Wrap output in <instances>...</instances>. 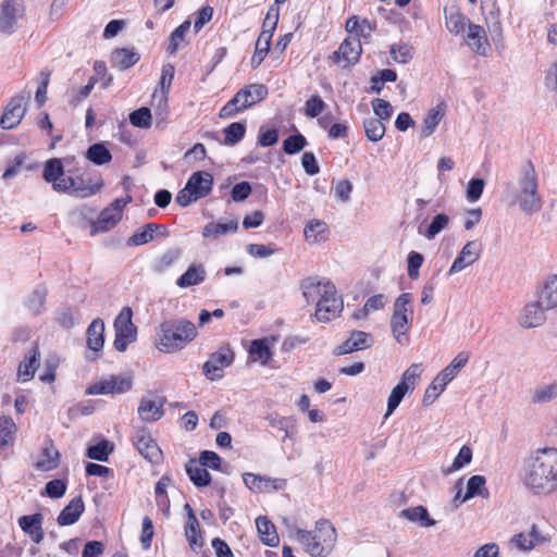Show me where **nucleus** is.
Returning <instances> with one entry per match:
<instances>
[{
  "mask_svg": "<svg viewBox=\"0 0 557 557\" xmlns=\"http://www.w3.org/2000/svg\"><path fill=\"white\" fill-rule=\"evenodd\" d=\"M326 104L319 95L309 98L305 103V114L308 117H318L325 109Z\"/></svg>",
  "mask_w": 557,
  "mask_h": 557,
  "instance_id": "61",
  "label": "nucleus"
},
{
  "mask_svg": "<svg viewBox=\"0 0 557 557\" xmlns=\"http://www.w3.org/2000/svg\"><path fill=\"white\" fill-rule=\"evenodd\" d=\"M171 479L163 475L156 484L154 494L158 508L165 515L170 511V499L166 494V487L170 485Z\"/></svg>",
  "mask_w": 557,
  "mask_h": 557,
  "instance_id": "48",
  "label": "nucleus"
},
{
  "mask_svg": "<svg viewBox=\"0 0 557 557\" xmlns=\"http://www.w3.org/2000/svg\"><path fill=\"white\" fill-rule=\"evenodd\" d=\"M60 463V454L53 444L46 446L39 459L36 462V468L40 471H50L58 468Z\"/></svg>",
  "mask_w": 557,
  "mask_h": 557,
  "instance_id": "40",
  "label": "nucleus"
},
{
  "mask_svg": "<svg viewBox=\"0 0 557 557\" xmlns=\"http://www.w3.org/2000/svg\"><path fill=\"white\" fill-rule=\"evenodd\" d=\"M277 22H278V14L276 11V12H274V15H273V22L271 24V28L262 29L261 34L259 35V37L256 41L255 53L261 54L263 57L268 55L270 46H271V39L273 37Z\"/></svg>",
  "mask_w": 557,
  "mask_h": 557,
  "instance_id": "44",
  "label": "nucleus"
},
{
  "mask_svg": "<svg viewBox=\"0 0 557 557\" xmlns=\"http://www.w3.org/2000/svg\"><path fill=\"white\" fill-rule=\"evenodd\" d=\"M86 158L96 165H103L112 160V154L104 144L97 143L87 149Z\"/></svg>",
  "mask_w": 557,
  "mask_h": 557,
  "instance_id": "45",
  "label": "nucleus"
},
{
  "mask_svg": "<svg viewBox=\"0 0 557 557\" xmlns=\"http://www.w3.org/2000/svg\"><path fill=\"white\" fill-rule=\"evenodd\" d=\"M114 444L108 440H102L96 445L87 448L86 456L98 461H108L109 455L113 451Z\"/></svg>",
  "mask_w": 557,
  "mask_h": 557,
  "instance_id": "50",
  "label": "nucleus"
},
{
  "mask_svg": "<svg viewBox=\"0 0 557 557\" xmlns=\"http://www.w3.org/2000/svg\"><path fill=\"white\" fill-rule=\"evenodd\" d=\"M44 516L40 512L34 515H25L18 518V525L35 544L41 543L45 537L42 529Z\"/></svg>",
  "mask_w": 557,
  "mask_h": 557,
  "instance_id": "20",
  "label": "nucleus"
},
{
  "mask_svg": "<svg viewBox=\"0 0 557 557\" xmlns=\"http://www.w3.org/2000/svg\"><path fill=\"white\" fill-rule=\"evenodd\" d=\"M399 517L425 528L433 527L436 523L434 519L430 518L428 509L422 505L403 509Z\"/></svg>",
  "mask_w": 557,
  "mask_h": 557,
  "instance_id": "35",
  "label": "nucleus"
},
{
  "mask_svg": "<svg viewBox=\"0 0 557 557\" xmlns=\"http://www.w3.org/2000/svg\"><path fill=\"white\" fill-rule=\"evenodd\" d=\"M389 54L395 62L406 64L412 60L414 49L407 42L398 45L395 44L391 47Z\"/></svg>",
  "mask_w": 557,
  "mask_h": 557,
  "instance_id": "55",
  "label": "nucleus"
},
{
  "mask_svg": "<svg viewBox=\"0 0 557 557\" xmlns=\"http://www.w3.org/2000/svg\"><path fill=\"white\" fill-rule=\"evenodd\" d=\"M446 28L451 35H459L465 32L469 20L457 8L444 9Z\"/></svg>",
  "mask_w": 557,
  "mask_h": 557,
  "instance_id": "28",
  "label": "nucleus"
},
{
  "mask_svg": "<svg viewBox=\"0 0 557 557\" xmlns=\"http://www.w3.org/2000/svg\"><path fill=\"white\" fill-rule=\"evenodd\" d=\"M174 74H175V67L170 63L164 64L162 67L161 78L159 82L161 92H160V95H158L157 91L153 94V99L159 100L158 110H160V114H162V115L166 113L168 94H169Z\"/></svg>",
  "mask_w": 557,
  "mask_h": 557,
  "instance_id": "24",
  "label": "nucleus"
},
{
  "mask_svg": "<svg viewBox=\"0 0 557 557\" xmlns=\"http://www.w3.org/2000/svg\"><path fill=\"white\" fill-rule=\"evenodd\" d=\"M272 357V351L267 338L253 339L249 347V359L253 362H260L262 366L268 364Z\"/></svg>",
  "mask_w": 557,
  "mask_h": 557,
  "instance_id": "38",
  "label": "nucleus"
},
{
  "mask_svg": "<svg viewBox=\"0 0 557 557\" xmlns=\"http://www.w3.org/2000/svg\"><path fill=\"white\" fill-rule=\"evenodd\" d=\"M547 310L540 304V299L536 297L535 301L528 302L523 307L519 317V324L525 329L537 327L545 322V311Z\"/></svg>",
  "mask_w": 557,
  "mask_h": 557,
  "instance_id": "17",
  "label": "nucleus"
},
{
  "mask_svg": "<svg viewBox=\"0 0 557 557\" xmlns=\"http://www.w3.org/2000/svg\"><path fill=\"white\" fill-rule=\"evenodd\" d=\"M544 542V537L537 532L536 527L532 525L529 533H519L511 537L510 543L520 550L528 552L536 544Z\"/></svg>",
  "mask_w": 557,
  "mask_h": 557,
  "instance_id": "36",
  "label": "nucleus"
},
{
  "mask_svg": "<svg viewBox=\"0 0 557 557\" xmlns=\"http://www.w3.org/2000/svg\"><path fill=\"white\" fill-rule=\"evenodd\" d=\"M16 425L11 417H0V453L14 440Z\"/></svg>",
  "mask_w": 557,
  "mask_h": 557,
  "instance_id": "49",
  "label": "nucleus"
},
{
  "mask_svg": "<svg viewBox=\"0 0 557 557\" xmlns=\"http://www.w3.org/2000/svg\"><path fill=\"white\" fill-rule=\"evenodd\" d=\"M85 505L81 496L74 497L59 513L57 522L61 527L74 524L84 512Z\"/></svg>",
  "mask_w": 557,
  "mask_h": 557,
  "instance_id": "26",
  "label": "nucleus"
},
{
  "mask_svg": "<svg viewBox=\"0 0 557 557\" xmlns=\"http://www.w3.org/2000/svg\"><path fill=\"white\" fill-rule=\"evenodd\" d=\"M307 146V139L301 134H295L288 136L283 141V150L287 154H296Z\"/></svg>",
  "mask_w": 557,
  "mask_h": 557,
  "instance_id": "60",
  "label": "nucleus"
},
{
  "mask_svg": "<svg viewBox=\"0 0 557 557\" xmlns=\"http://www.w3.org/2000/svg\"><path fill=\"white\" fill-rule=\"evenodd\" d=\"M23 0H4L0 5V32L11 35L17 29V22L24 16Z\"/></svg>",
  "mask_w": 557,
  "mask_h": 557,
  "instance_id": "13",
  "label": "nucleus"
},
{
  "mask_svg": "<svg viewBox=\"0 0 557 557\" xmlns=\"http://www.w3.org/2000/svg\"><path fill=\"white\" fill-rule=\"evenodd\" d=\"M238 230V221L237 220H228V221H218L210 222L205 225L202 230V236L208 238H218L222 235H226L230 233H235Z\"/></svg>",
  "mask_w": 557,
  "mask_h": 557,
  "instance_id": "33",
  "label": "nucleus"
},
{
  "mask_svg": "<svg viewBox=\"0 0 557 557\" xmlns=\"http://www.w3.org/2000/svg\"><path fill=\"white\" fill-rule=\"evenodd\" d=\"M106 384L108 394H124L132 389L133 380L129 375H111Z\"/></svg>",
  "mask_w": 557,
  "mask_h": 557,
  "instance_id": "47",
  "label": "nucleus"
},
{
  "mask_svg": "<svg viewBox=\"0 0 557 557\" xmlns=\"http://www.w3.org/2000/svg\"><path fill=\"white\" fill-rule=\"evenodd\" d=\"M224 140L223 144L226 146H233L239 143L246 133V125L242 122H234L224 128Z\"/></svg>",
  "mask_w": 557,
  "mask_h": 557,
  "instance_id": "54",
  "label": "nucleus"
},
{
  "mask_svg": "<svg viewBox=\"0 0 557 557\" xmlns=\"http://www.w3.org/2000/svg\"><path fill=\"white\" fill-rule=\"evenodd\" d=\"M256 524L262 543L270 547H275L280 543L275 525L267 517H258Z\"/></svg>",
  "mask_w": 557,
  "mask_h": 557,
  "instance_id": "34",
  "label": "nucleus"
},
{
  "mask_svg": "<svg viewBox=\"0 0 557 557\" xmlns=\"http://www.w3.org/2000/svg\"><path fill=\"white\" fill-rule=\"evenodd\" d=\"M443 116L444 103H440L435 108L429 110L422 123L421 137L425 138L431 136L442 121Z\"/></svg>",
  "mask_w": 557,
  "mask_h": 557,
  "instance_id": "39",
  "label": "nucleus"
},
{
  "mask_svg": "<svg viewBox=\"0 0 557 557\" xmlns=\"http://www.w3.org/2000/svg\"><path fill=\"white\" fill-rule=\"evenodd\" d=\"M121 216L119 213L112 212L107 207L100 212L97 220L91 222V231L90 235H96L98 233H106L113 227L116 226V224L121 221Z\"/></svg>",
  "mask_w": 557,
  "mask_h": 557,
  "instance_id": "29",
  "label": "nucleus"
},
{
  "mask_svg": "<svg viewBox=\"0 0 557 557\" xmlns=\"http://www.w3.org/2000/svg\"><path fill=\"white\" fill-rule=\"evenodd\" d=\"M47 294L48 290L45 286H38L26 298V307L33 314L38 315L45 311Z\"/></svg>",
  "mask_w": 557,
  "mask_h": 557,
  "instance_id": "42",
  "label": "nucleus"
},
{
  "mask_svg": "<svg viewBox=\"0 0 557 557\" xmlns=\"http://www.w3.org/2000/svg\"><path fill=\"white\" fill-rule=\"evenodd\" d=\"M164 399H150L143 397L138 406V416L143 421L153 422L161 419L164 414Z\"/></svg>",
  "mask_w": 557,
  "mask_h": 557,
  "instance_id": "23",
  "label": "nucleus"
},
{
  "mask_svg": "<svg viewBox=\"0 0 557 557\" xmlns=\"http://www.w3.org/2000/svg\"><path fill=\"white\" fill-rule=\"evenodd\" d=\"M507 193L511 196V202L517 203L527 214L542 209L543 198L539 191V174L531 160H527L519 168L516 184H508Z\"/></svg>",
  "mask_w": 557,
  "mask_h": 557,
  "instance_id": "3",
  "label": "nucleus"
},
{
  "mask_svg": "<svg viewBox=\"0 0 557 557\" xmlns=\"http://www.w3.org/2000/svg\"><path fill=\"white\" fill-rule=\"evenodd\" d=\"M151 120V111L146 107L139 108L129 114L131 124L139 128H149Z\"/></svg>",
  "mask_w": 557,
  "mask_h": 557,
  "instance_id": "59",
  "label": "nucleus"
},
{
  "mask_svg": "<svg viewBox=\"0 0 557 557\" xmlns=\"http://www.w3.org/2000/svg\"><path fill=\"white\" fill-rule=\"evenodd\" d=\"M296 535L311 557H327L336 542L335 528L325 519L317 521L313 531L297 529Z\"/></svg>",
  "mask_w": 557,
  "mask_h": 557,
  "instance_id": "5",
  "label": "nucleus"
},
{
  "mask_svg": "<svg viewBox=\"0 0 557 557\" xmlns=\"http://www.w3.org/2000/svg\"><path fill=\"white\" fill-rule=\"evenodd\" d=\"M185 470L189 480L197 487H205L211 483V474L208 470L196 459H190L185 466Z\"/></svg>",
  "mask_w": 557,
  "mask_h": 557,
  "instance_id": "30",
  "label": "nucleus"
},
{
  "mask_svg": "<svg viewBox=\"0 0 557 557\" xmlns=\"http://www.w3.org/2000/svg\"><path fill=\"white\" fill-rule=\"evenodd\" d=\"M190 27V22L185 21L178 27H176L170 36V45L168 48L169 53L175 54L184 41L185 35Z\"/></svg>",
  "mask_w": 557,
  "mask_h": 557,
  "instance_id": "58",
  "label": "nucleus"
},
{
  "mask_svg": "<svg viewBox=\"0 0 557 557\" xmlns=\"http://www.w3.org/2000/svg\"><path fill=\"white\" fill-rule=\"evenodd\" d=\"M411 386H407L405 383H398L391 392L387 400V411L385 418L389 417L401 403L403 398L410 389Z\"/></svg>",
  "mask_w": 557,
  "mask_h": 557,
  "instance_id": "56",
  "label": "nucleus"
},
{
  "mask_svg": "<svg viewBox=\"0 0 557 557\" xmlns=\"http://www.w3.org/2000/svg\"><path fill=\"white\" fill-rule=\"evenodd\" d=\"M234 361V352L228 345L220 347L212 352L209 359L203 363V374L210 381H216L223 377V369L230 367Z\"/></svg>",
  "mask_w": 557,
  "mask_h": 557,
  "instance_id": "12",
  "label": "nucleus"
},
{
  "mask_svg": "<svg viewBox=\"0 0 557 557\" xmlns=\"http://www.w3.org/2000/svg\"><path fill=\"white\" fill-rule=\"evenodd\" d=\"M65 175L64 165L61 159L51 158L44 164L42 178L51 184L52 189L59 194H67L78 198H87L96 195L103 186L101 177L92 181L85 178L82 174L67 171Z\"/></svg>",
  "mask_w": 557,
  "mask_h": 557,
  "instance_id": "2",
  "label": "nucleus"
},
{
  "mask_svg": "<svg viewBox=\"0 0 557 557\" xmlns=\"http://www.w3.org/2000/svg\"><path fill=\"white\" fill-rule=\"evenodd\" d=\"M104 322L97 318L95 319L87 329V347L94 351H99L104 344Z\"/></svg>",
  "mask_w": 557,
  "mask_h": 557,
  "instance_id": "32",
  "label": "nucleus"
},
{
  "mask_svg": "<svg viewBox=\"0 0 557 557\" xmlns=\"http://www.w3.org/2000/svg\"><path fill=\"white\" fill-rule=\"evenodd\" d=\"M197 336L195 324L186 319L163 321L157 332V347L162 352H174L183 349Z\"/></svg>",
  "mask_w": 557,
  "mask_h": 557,
  "instance_id": "4",
  "label": "nucleus"
},
{
  "mask_svg": "<svg viewBox=\"0 0 557 557\" xmlns=\"http://www.w3.org/2000/svg\"><path fill=\"white\" fill-rule=\"evenodd\" d=\"M481 252L482 245L479 242H468L454 260L451 267L449 268L448 274L453 275L455 273L461 272L467 267L473 264L476 260H479Z\"/></svg>",
  "mask_w": 557,
  "mask_h": 557,
  "instance_id": "15",
  "label": "nucleus"
},
{
  "mask_svg": "<svg viewBox=\"0 0 557 557\" xmlns=\"http://www.w3.org/2000/svg\"><path fill=\"white\" fill-rule=\"evenodd\" d=\"M186 184L188 188H190L191 193L197 196V199H201L211 193L213 176L209 172L197 171L189 176Z\"/></svg>",
  "mask_w": 557,
  "mask_h": 557,
  "instance_id": "21",
  "label": "nucleus"
},
{
  "mask_svg": "<svg viewBox=\"0 0 557 557\" xmlns=\"http://www.w3.org/2000/svg\"><path fill=\"white\" fill-rule=\"evenodd\" d=\"M185 536L193 550L202 547L203 542L201 539L200 525L196 516H191L190 519H187V523L185 525Z\"/></svg>",
  "mask_w": 557,
  "mask_h": 557,
  "instance_id": "46",
  "label": "nucleus"
},
{
  "mask_svg": "<svg viewBox=\"0 0 557 557\" xmlns=\"http://www.w3.org/2000/svg\"><path fill=\"white\" fill-rule=\"evenodd\" d=\"M268 96V88L262 84H250L239 89L220 110L219 116L228 119L262 101Z\"/></svg>",
  "mask_w": 557,
  "mask_h": 557,
  "instance_id": "7",
  "label": "nucleus"
},
{
  "mask_svg": "<svg viewBox=\"0 0 557 557\" xmlns=\"http://www.w3.org/2000/svg\"><path fill=\"white\" fill-rule=\"evenodd\" d=\"M243 480L245 485L251 491L262 492L265 491L270 485V479L256 475L253 473H244Z\"/></svg>",
  "mask_w": 557,
  "mask_h": 557,
  "instance_id": "62",
  "label": "nucleus"
},
{
  "mask_svg": "<svg viewBox=\"0 0 557 557\" xmlns=\"http://www.w3.org/2000/svg\"><path fill=\"white\" fill-rule=\"evenodd\" d=\"M557 398V381L536 386L531 396L533 404H546Z\"/></svg>",
  "mask_w": 557,
  "mask_h": 557,
  "instance_id": "43",
  "label": "nucleus"
},
{
  "mask_svg": "<svg viewBox=\"0 0 557 557\" xmlns=\"http://www.w3.org/2000/svg\"><path fill=\"white\" fill-rule=\"evenodd\" d=\"M361 52L360 39L357 36H348L341 44L339 48L333 52L331 59L342 67H348L359 61Z\"/></svg>",
  "mask_w": 557,
  "mask_h": 557,
  "instance_id": "14",
  "label": "nucleus"
},
{
  "mask_svg": "<svg viewBox=\"0 0 557 557\" xmlns=\"http://www.w3.org/2000/svg\"><path fill=\"white\" fill-rule=\"evenodd\" d=\"M349 338L357 346V350L369 348L374 343L372 335L363 331H352Z\"/></svg>",
  "mask_w": 557,
  "mask_h": 557,
  "instance_id": "64",
  "label": "nucleus"
},
{
  "mask_svg": "<svg viewBox=\"0 0 557 557\" xmlns=\"http://www.w3.org/2000/svg\"><path fill=\"white\" fill-rule=\"evenodd\" d=\"M468 46L478 54L486 55L490 42L485 29L478 24L469 22L467 33Z\"/></svg>",
  "mask_w": 557,
  "mask_h": 557,
  "instance_id": "22",
  "label": "nucleus"
},
{
  "mask_svg": "<svg viewBox=\"0 0 557 557\" xmlns=\"http://www.w3.org/2000/svg\"><path fill=\"white\" fill-rule=\"evenodd\" d=\"M448 223L449 216L445 213H440L433 218L432 222L424 231L422 227H419L418 232L428 239H432L437 234H440L448 225Z\"/></svg>",
  "mask_w": 557,
  "mask_h": 557,
  "instance_id": "51",
  "label": "nucleus"
},
{
  "mask_svg": "<svg viewBox=\"0 0 557 557\" xmlns=\"http://www.w3.org/2000/svg\"><path fill=\"white\" fill-rule=\"evenodd\" d=\"M469 358L468 352L460 351L450 363L435 376L423 395L422 403L424 406H431L436 400L444 392L446 385L453 381L459 371L468 363Z\"/></svg>",
  "mask_w": 557,
  "mask_h": 557,
  "instance_id": "8",
  "label": "nucleus"
},
{
  "mask_svg": "<svg viewBox=\"0 0 557 557\" xmlns=\"http://www.w3.org/2000/svg\"><path fill=\"white\" fill-rule=\"evenodd\" d=\"M535 295L544 308L557 309V274L548 275L536 288Z\"/></svg>",
  "mask_w": 557,
  "mask_h": 557,
  "instance_id": "19",
  "label": "nucleus"
},
{
  "mask_svg": "<svg viewBox=\"0 0 557 557\" xmlns=\"http://www.w3.org/2000/svg\"><path fill=\"white\" fill-rule=\"evenodd\" d=\"M160 230L166 231V227L157 223H147L144 227L139 228L128 237L126 244L131 247L148 244L153 240L154 233Z\"/></svg>",
  "mask_w": 557,
  "mask_h": 557,
  "instance_id": "31",
  "label": "nucleus"
},
{
  "mask_svg": "<svg viewBox=\"0 0 557 557\" xmlns=\"http://www.w3.org/2000/svg\"><path fill=\"white\" fill-rule=\"evenodd\" d=\"M485 483L486 480L483 475H472L467 483V493L466 495L460 499V503L466 502L467 499H470L476 495H483V492L487 491L485 490Z\"/></svg>",
  "mask_w": 557,
  "mask_h": 557,
  "instance_id": "57",
  "label": "nucleus"
},
{
  "mask_svg": "<svg viewBox=\"0 0 557 557\" xmlns=\"http://www.w3.org/2000/svg\"><path fill=\"white\" fill-rule=\"evenodd\" d=\"M363 127L367 138L374 143L381 140L385 134V125L376 117L366 119Z\"/></svg>",
  "mask_w": 557,
  "mask_h": 557,
  "instance_id": "53",
  "label": "nucleus"
},
{
  "mask_svg": "<svg viewBox=\"0 0 557 557\" xmlns=\"http://www.w3.org/2000/svg\"><path fill=\"white\" fill-rule=\"evenodd\" d=\"M140 59V54L134 49L117 48L110 57V63L120 71L128 70L134 66Z\"/></svg>",
  "mask_w": 557,
  "mask_h": 557,
  "instance_id": "27",
  "label": "nucleus"
},
{
  "mask_svg": "<svg viewBox=\"0 0 557 557\" xmlns=\"http://www.w3.org/2000/svg\"><path fill=\"white\" fill-rule=\"evenodd\" d=\"M134 444L145 459L152 463H158L161 460L162 451L146 430H139L136 433Z\"/></svg>",
  "mask_w": 557,
  "mask_h": 557,
  "instance_id": "16",
  "label": "nucleus"
},
{
  "mask_svg": "<svg viewBox=\"0 0 557 557\" xmlns=\"http://www.w3.org/2000/svg\"><path fill=\"white\" fill-rule=\"evenodd\" d=\"M344 308L343 299L337 295L334 284H327L324 297L319 298L314 315L319 322H330L339 315Z\"/></svg>",
  "mask_w": 557,
  "mask_h": 557,
  "instance_id": "10",
  "label": "nucleus"
},
{
  "mask_svg": "<svg viewBox=\"0 0 557 557\" xmlns=\"http://www.w3.org/2000/svg\"><path fill=\"white\" fill-rule=\"evenodd\" d=\"M182 252L178 248H171L160 256L152 264V269L157 273H162L173 265L181 257Z\"/></svg>",
  "mask_w": 557,
  "mask_h": 557,
  "instance_id": "52",
  "label": "nucleus"
},
{
  "mask_svg": "<svg viewBox=\"0 0 557 557\" xmlns=\"http://www.w3.org/2000/svg\"><path fill=\"white\" fill-rule=\"evenodd\" d=\"M372 108L376 115V119H379L380 121L388 120L393 114V107L391 106V103L381 98L372 100Z\"/></svg>",
  "mask_w": 557,
  "mask_h": 557,
  "instance_id": "63",
  "label": "nucleus"
},
{
  "mask_svg": "<svg viewBox=\"0 0 557 557\" xmlns=\"http://www.w3.org/2000/svg\"><path fill=\"white\" fill-rule=\"evenodd\" d=\"M205 277L206 271L203 267L201 264H193L178 277L176 284L182 288H186L202 283Z\"/></svg>",
  "mask_w": 557,
  "mask_h": 557,
  "instance_id": "41",
  "label": "nucleus"
},
{
  "mask_svg": "<svg viewBox=\"0 0 557 557\" xmlns=\"http://www.w3.org/2000/svg\"><path fill=\"white\" fill-rule=\"evenodd\" d=\"M412 294L403 293L394 302L393 314L391 317V331L400 345H407L409 343L408 330L412 321L413 309L411 306Z\"/></svg>",
  "mask_w": 557,
  "mask_h": 557,
  "instance_id": "6",
  "label": "nucleus"
},
{
  "mask_svg": "<svg viewBox=\"0 0 557 557\" xmlns=\"http://www.w3.org/2000/svg\"><path fill=\"white\" fill-rule=\"evenodd\" d=\"M30 99V91H23L10 99L0 117L2 129H13L22 122L26 113V104Z\"/></svg>",
  "mask_w": 557,
  "mask_h": 557,
  "instance_id": "11",
  "label": "nucleus"
},
{
  "mask_svg": "<svg viewBox=\"0 0 557 557\" xmlns=\"http://www.w3.org/2000/svg\"><path fill=\"white\" fill-rule=\"evenodd\" d=\"M327 284H333L330 280L318 276H309L300 282L302 295L308 304H315L318 307L319 298L324 297V290Z\"/></svg>",
  "mask_w": 557,
  "mask_h": 557,
  "instance_id": "18",
  "label": "nucleus"
},
{
  "mask_svg": "<svg viewBox=\"0 0 557 557\" xmlns=\"http://www.w3.org/2000/svg\"><path fill=\"white\" fill-rule=\"evenodd\" d=\"M522 483L535 496H548L557 491V449L541 448L523 461Z\"/></svg>",
  "mask_w": 557,
  "mask_h": 557,
  "instance_id": "1",
  "label": "nucleus"
},
{
  "mask_svg": "<svg viewBox=\"0 0 557 557\" xmlns=\"http://www.w3.org/2000/svg\"><path fill=\"white\" fill-rule=\"evenodd\" d=\"M132 318V309L124 307L114 320L115 338L113 345L117 351H125L128 344L136 341L137 327L134 325Z\"/></svg>",
  "mask_w": 557,
  "mask_h": 557,
  "instance_id": "9",
  "label": "nucleus"
},
{
  "mask_svg": "<svg viewBox=\"0 0 557 557\" xmlns=\"http://www.w3.org/2000/svg\"><path fill=\"white\" fill-rule=\"evenodd\" d=\"M39 348L38 345L35 344L26 354L24 360L18 364L17 368V376L22 382L29 381L37 368L39 367Z\"/></svg>",
  "mask_w": 557,
  "mask_h": 557,
  "instance_id": "25",
  "label": "nucleus"
},
{
  "mask_svg": "<svg viewBox=\"0 0 557 557\" xmlns=\"http://www.w3.org/2000/svg\"><path fill=\"white\" fill-rule=\"evenodd\" d=\"M304 233L309 244L322 243L327 239L329 226L323 221L313 220L306 225Z\"/></svg>",
  "mask_w": 557,
  "mask_h": 557,
  "instance_id": "37",
  "label": "nucleus"
}]
</instances>
